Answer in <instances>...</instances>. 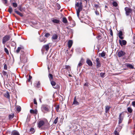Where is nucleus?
<instances>
[{
	"label": "nucleus",
	"instance_id": "21",
	"mask_svg": "<svg viewBox=\"0 0 135 135\" xmlns=\"http://www.w3.org/2000/svg\"><path fill=\"white\" fill-rule=\"evenodd\" d=\"M15 12L16 13L20 16L21 17H22L23 16V15L22 13L18 11H16V9H15Z\"/></svg>",
	"mask_w": 135,
	"mask_h": 135
},
{
	"label": "nucleus",
	"instance_id": "15",
	"mask_svg": "<svg viewBox=\"0 0 135 135\" xmlns=\"http://www.w3.org/2000/svg\"><path fill=\"white\" fill-rule=\"evenodd\" d=\"M99 60H96V67L97 68L100 67L101 66V63Z\"/></svg>",
	"mask_w": 135,
	"mask_h": 135
},
{
	"label": "nucleus",
	"instance_id": "44",
	"mask_svg": "<svg viewBox=\"0 0 135 135\" xmlns=\"http://www.w3.org/2000/svg\"><path fill=\"white\" fill-rule=\"evenodd\" d=\"M4 51L7 54H9V52L8 50L6 48H5L4 49Z\"/></svg>",
	"mask_w": 135,
	"mask_h": 135
},
{
	"label": "nucleus",
	"instance_id": "7",
	"mask_svg": "<svg viewBox=\"0 0 135 135\" xmlns=\"http://www.w3.org/2000/svg\"><path fill=\"white\" fill-rule=\"evenodd\" d=\"M119 43L120 46H122L123 45H126L127 44V42L126 41L124 40H119Z\"/></svg>",
	"mask_w": 135,
	"mask_h": 135
},
{
	"label": "nucleus",
	"instance_id": "3",
	"mask_svg": "<svg viewBox=\"0 0 135 135\" xmlns=\"http://www.w3.org/2000/svg\"><path fill=\"white\" fill-rule=\"evenodd\" d=\"M49 44L44 45L42 47L41 49L42 53H43L44 52L45 49L46 51H48L49 49Z\"/></svg>",
	"mask_w": 135,
	"mask_h": 135
},
{
	"label": "nucleus",
	"instance_id": "49",
	"mask_svg": "<svg viewBox=\"0 0 135 135\" xmlns=\"http://www.w3.org/2000/svg\"><path fill=\"white\" fill-rule=\"evenodd\" d=\"M105 73H100V76L102 78L104 77V76L105 74Z\"/></svg>",
	"mask_w": 135,
	"mask_h": 135
},
{
	"label": "nucleus",
	"instance_id": "23",
	"mask_svg": "<svg viewBox=\"0 0 135 135\" xmlns=\"http://www.w3.org/2000/svg\"><path fill=\"white\" fill-rule=\"evenodd\" d=\"M30 112L31 113L36 114H37V111L36 110H34L33 109H31L30 110Z\"/></svg>",
	"mask_w": 135,
	"mask_h": 135
},
{
	"label": "nucleus",
	"instance_id": "51",
	"mask_svg": "<svg viewBox=\"0 0 135 135\" xmlns=\"http://www.w3.org/2000/svg\"><path fill=\"white\" fill-rule=\"evenodd\" d=\"M110 34L111 36H113V32L112 30L111 29H110Z\"/></svg>",
	"mask_w": 135,
	"mask_h": 135
},
{
	"label": "nucleus",
	"instance_id": "27",
	"mask_svg": "<svg viewBox=\"0 0 135 135\" xmlns=\"http://www.w3.org/2000/svg\"><path fill=\"white\" fill-rule=\"evenodd\" d=\"M4 96L6 97L8 99L10 98V95L8 92H7L5 93L4 94Z\"/></svg>",
	"mask_w": 135,
	"mask_h": 135
},
{
	"label": "nucleus",
	"instance_id": "58",
	"mask_svg": "<svg viewBox=\"0 0 135 135\" xmlns=\"http://www.w3.org/2000/svg\"><path fill=\"white\" fill-rule=\"evenodd\" d=\"M79 6H83V5H82V2H80L79 3Z\"/></svg>",
	"mask_w": 135,
	"mask_h": 135
},
{
	"label": "nucleus",
	"instance_id": "53",
	"mask_svg": "<svg viewBox=\"0 0 135 135\" xmlns=\"http://www.w3.org/2000/svg\"><path fill=\"white\" fill-rule=\"evenodd\" d=\"M32 77L31 75H29V78L28 79V82H30V81L32 79Z\"/></svg>",
	"mask_w": 135,
	"mask_h": 135
},
{
	"label": "nucleus",
	"instance_id": "8",
	"mask_svg": "<svg viewBox=\"0 0 135 135\" xmlns=\"http://www.w3.org/2000/svg\"><path fill=\"white\" fill-rule=\"evenodd\" d=\"M78 7V8L77 9H76V10L77 15L79 17V15L80 12L82 9L83 6H79Z\"/></svg>",
	"mask_w": 135,
	"mask_h": 135
},
{
	"label": "nucleus",
	"instance_id": "4",
	"mask_svg": "<svg viewBox=\"0 0 135 135\" xmlns=\"http://www.w3.org/2000/svg\"><path fill=\"white\" fill-rule=\"evenodd\" d=\"M124 116V112H122L120 114L119 116V124L121 123L123 119V118Z\"/></svg>",
	"mask_w": 135,
	"mask_h": 135
},
{
	"label": "nucleus",
	"instance_id": "16",
	"mask_svg": "<svg viewBox=\"0 0 135 135\" xmlns=\"http://www.w3.org/2000/svg\"><path fill=\"white\" fill-rule=\"evenodd\" d=\"M73 44V41L72 40H69L68 42V47L69 48H70Z\"/></svg>",
	"mask_w": 135,
	"mask_h": 135
},
{
	"label": "nucleus",
	"instance_id": "17",
	"mask_svg": "<svg viewBox=\"0 0 135 135\" xmlns=\"http://www.w3.org/2000/svg\"><path fill=\"white\" fill-rule=\"evenodd\" d=\"M118 35L120 39L122 40L124 38V37L122 36L123 35V33L122 31H120L118 33Z\"/></svg>",
	"mask_w": 135,
	"mask_h": 135
},
{
	"label": "nucleus",
	"instance_id": "38",
	"mask_svg": "<svg viewBox=\"0 0 135 135\" xmlns=\"http://www.w3.org/2000/svg\"><path fill=\"white\" fill-rule=\"evenodd\" d=\"M21 48L20 47H18L17 49V50H16V52L17 53H18L20 52V50H21Z\"/></svg>",
	"mask_w": 135,
	"mask_h": 135
},
{
	"label": "nucleus",
	"instance_id": "60",
	"mask_svg": "<svg viewBox=\"0 0 135 135\" xmlns=\"http://www.w3.org/2000/svg\"><path fill=\"white\" fill-rule=\"evenodd\" d=\"M57 7L59 8V9H60V5L58 4V6H57Z\"/></svg>",
	"mask_w": 135,
	"mask_h": 135
},
{
	"label": "nucleus",
	"instance_id": "2",
	"mask_svg": "<svg viewBox=\"0 0 135 135\" xmlns=\"http://www.w3.org/2000/svg\"><path fill=\"white\" fill-rule=\"evenodd\" d=\"M11 36L9 35H6L3 37L2 43L5 44L6 42L9 41L10 39Z\"/></svg>",
	"mask_w": 135,
	"mask_h": 135
},
{
	"label": "nucleus",
	"instance_id": "28",
	"mask_svg": "<svg viewBox=\"0 0 135 135\" xmlns=\"http://www.w3.org/2000/svg\"><path fill=\"white\" fill-rule=\"evenodd\" d=\"M62 21L65 23H66L68 22L67 19L65 17L62 18Z\"/></svg>",
	"mask_w": 135,
	"mask_h": 135
},
{
	"label": "nucleus",
	"instance_id": "50",
	"mask_svg": "<svg viewBox=\"0 0 135 135\" xmlns=\"http://www.w3.org/2000/svg\"><path fill=\"white\" fill-rule=\"evenodd\" d=\"M50 35V33H47L45 35V37H48Z\"/></svg>",
	"mask_w": 135,
	"mask_h": 135
},
{
	"label": "nucleus",
	"instance_id": "62",
	"mask_svg": "<svg viewBox=\"0 0 135 135\" xmlns=\"http://www.w3.org/2000/svg\"><path fill=\"white\" fill-rule=\"evenodd\" d=\"M45 40V38H44V40H41V42H42V41H44V42H45V41L44 40Z\"/></svg>",
	"mask_w": 135,
	"mask_h": 135
},
{
	"label": "nucleus",
	"instance_id": "43",
	"mask_svg": "<svg viewBox=\"0 0 135 135\" xmlns=\"http://www.w3.org/2000/svg\"><path fill=\"white\" fill-rule=\"evenodd\" d=\"M119 128H117L115 130H117V131L119 132L120 131V129L122 128V127L120 126H119Z\"/></svg>",
	"mask_w": 135,
	"mask_h": 135
},
{
	"label": "nucleus",
	"instance_id": "26",
	"mask_svg": "<svg viewBox=\"0 0 135 135\" xmlns=\"http://www.w3.org/2000/svg\"><path fill=\"white\" fill-rule=\"evenodd\" d=\"M73 104L78 105L79 104V103L76 100V97H75L74 101L73 103Z\"/></svg>",
	"mask_w": 135,
	"mask_h": 135
},
{
	"label": "nucleus",
	"instance_id": "31",
	"mask_svg": "<svg viewBox=\"0 0 135 135\" xmlns=\"http://www.w3.org/2000/svg\"><path fill=\"white\" fill-rule=\"evenodd\" d=\"M16 110L17 111H18V112H19L21 111V108L20 106H17L16 107Z\"/></svg>",
	"mask_w": 135,
	"mask_h": 135
},
{
	"label": "nucleus",
	"instance_id": "54",
	"mask_svg": "<svg viewBox=\"0 0 135 135\" xmlns=\"http://www.w3.org/2000/svg\"><path fill=\"white\" fill-rule=\"evenodd\" d=\"M34 103L35 104H37V102H36V100L35 99H34Z\"/></svg>",
	"mask_w": 135,
	"mask_h": 135
},
{
	"label": "nucleus",
	"instance_id": "48",
	"mask_svg": "<svg viewBox=\"0 0 135 135\" xmlns=\"http://www.w3.org/2000/svg\"><path fill=\"white\" fill-rule=\"evenodd\" d=\"M70 67L69 66L67 65H66L65 66V69L68 70V69H70Z\"/></svg>",
	"mask_w": 135,
	"mask_h": 135
},
{
	"label": "nucleus",
	"instance_id": "22",
	"mask_svg": "<svg viewBox=\"0 0 135 135\" xmlns=\"http://www.w3.org/2000/svg\"><path fill=\"white\" fill-rule=\"evenodd\" d=\"M58 38V35L56 34H54L52 37V38L53 40H56Z\"/></svg>",
	"mask_w": 135,
	"mask_h": 135
},
{
	"label": "nucleus",
	"instance_id": "37",
	"mask_svg": "<svg viewBox=\"0 0 135 135\" xmlns=\"http://www.w3.org/2000/svg\"><path fill=\"white\" fill-rule=\"evenodd\" d=\"M30 131L32 133H33L35 132V130L34 128H31L30 129Z\"/></svg>",
	"mask_w": 135,
	"mask_h": 135
},
{
	"label": "nucleus",
	"instance_id": "42",
	"mask_svg": "<svg viewBox=\"0 0 135 135\" xmlns=\"http://www.w3.org/2000/svg\"><path fill=\"white\" fill-rule=\"evenodd\" d=\"M12 6L14 7H16L17 6V4L16 2L13 3H12Z\"/></svg>",
	"mask_w": 135,
	"mask_h": 135
},
{
	"label": "nucleus",
	"instance_id": "30",
	"mask_svg": "<svg viewBox=\"0 0 135 135\" xmlns=\"http://www.w3.org/2000/svg\"><path fill=\"white\" fill-rule=\"evenodd\" d=\"M97 3H98V4H96L95 3L93 4L94 7L96 8L97 9L99 7V5L100 4L98 2Z\"/></svg>",
	"mask_w": 135,
	"mask_h": 135
},
{
	"label": "nucleus",
	"instance_id": "56",
	"mask_svg": "<svg viewBox=\"0 0 135 135\" xmlns=\"http://www.w3.org/2000/svg\"><path fill=\"white\" fill-rule=\"evenodd\" d=\"M132 105L134 106L135 107V101H133L132 102Z\"/></svg>",
	"mask_w": 135,
	"mask_h": 135
},
{
	"label": "nucleus",
	"instance_id": "24",
	"mask_svg": "<svg viewBox=\"0 0 135 135\" xmlns=\"http://www.w3.org/2000/svg\"><path fill=\"white\" fill-rule=\"evenodd\" d=\"M99 55L100 57H104L105 56V53L104 51H103L102 53H99Z\"/></svg>",
	"mask_w": 135,
	"mask_h": 135
},
{
	"label": "nucleus",
	"instance_id": "20",
	"mask_svg": "<svg viewBox=\"0 0 135 135\" xmlns=\"http://www.w3.org/2000/svg\"><path fill=\"white\" fill-rule=\"evenodd\" d=\"M110 107L109 106H107L105 107V112L106 113H108L109 112Z\"/></svg>",
	"mask_w": 135,
	"mask_h": 135
},
{
	"label": "nucleus",
	"instance_id": "61",
	"mask_svg": "<svg viewBox=\"0 0 135 135\" xmlns=\"http://www.w3.org/2000/svg\"><path fill=\"white\" fill-rule=\"evenodd\" d=\"M41 98H40L39 99V100H40V103H42V101H41Z\"/></svg>",
	"mask_w": 135,
	"mask_h": 135
},
{
	"label": "nucleus",
	"instance_id": "41",
	"mask_svg": "<svg viewBox=\"0 0 135 135\" xmlns=\"http://www.w3.org/2000/svg\"><path fill=\"white\" fill-rule=\"evenodd\" d=\"M2 74L4 76L6 75L7 77L8 76V74H7V72L4 71H3L2 72Z\"/></svg>",
	"mask_w": 135,
	"mask_h": 135
},
{
	"label": "nucleus",
	"instance_id": "55",
	"mask_svg": "<svg viewBox=\"0 0 135 135\" xmlns=\"http://www.w3.org/2000/svg\"><path fill=\"white\" fill-rule=\"evenodd\" d=\"M77 6V7H79V2H77L75 4V7Z\"/></svg>",
	"mask_w": 135,
	"mask_h": 135
},
{
	"label": "nucleus",
	"instance_id": "32",
	"mask_svg": "<svg viewBox=\"0 0 135 135\" xmlns=\"http://www.w3.org/2000/svg\"><path fill=\"white\" fill-rule=\"evenodd\" d=\"M112 0L113 1V2L112 3L113 6L115 7H117L118 5L117 3L115 1H114V0Z\"/></svg>",
	"mask_w": 135,
	"mask_h": 135
},
{
	"label": "nucleus",
	"instance_id": "45",
	"mask_svg": "<svg viewBox=\"0 0 135 135\" xmlns=\"http://www.w3.org/2000/svg\"><path fill=\"white\" fill-rule=\"evenodd\" d=\"M20 61L22 63H24L27 62V60H20Z\"/></svg>",
	"mask_w": 135,
	"mask_h": 135
},
{
	"label": "nucleus",
	"instance_id": "40",
	"mask_svg": "<svg viewBox=\"0 0 135 135\" xmlns=\"http://www.w3.org/2000/svg\"><path fill=\"white\" fill-rule=\"evenodd\" d=\"M58 117H57L55 119L54 122L55 124H56L57 123L58 121Z\"/></svg>",
	"mask_w": 135,
	"mask_h": 135
},
{
	"label": "nucleus",
	"instance_id": "29",
	"mask_svg": "<svg viewBox=\"0 0 135 135\" xmlns=\"http://www.w3.org/2000/svg\"><path fill=\"white\" fill-rule=\"evenodd\" d=\"M40 83L39 81H38L37 83H36L34 85L37 88H39L40 87Z\"/></svg>",
	"mask_w": 135,
	"mask_h": 135
},
{
	"label": "nucleus",
	"instance_id": "63",
	"mask_svg": "<svg viewBox=\"0 0 135 135\" xmlns=\"http://www.w3.org/2000/svg\"><path fill=\"white\" fill-rule=\"evenodd\" d=\"M100 37V36L99 35L97 37V38H99Z\"/></svg>",
	"mask_w": 135,
	"mask_h": 135
},
{
	"label": "nucleus",
	"instance_id": "59",
	"mask_svg": "<svg viewBox=\"0 0 135 135\" xmlns=\"http://www.w3.org/2000/svg\"><path fill=\"white\" fill-rule=\"evenodd\" d=\"M133 39L134 41H135V34L133 35Z\"/></svg>",
	"mask_w": 135,
	"mask_h": 135
},
{
	"label": "nucleus",
	"instance_id": "14",
	"mask_svg": "<svg viewBox=\"0 0 135 135\" xmlns=\"http://www.w3.org/2000/svg\"><path fill=\"white\" fill-rule=\"evenodd\" d=\"M18 9L21 12H25V7H23L21 6H18Z\"/></svg>",
	"mask_w": 135,
	"mask_h": 135
},
{
	"label": "nucleus",
	"instance_id": "57",
	"mask_svg": "<svg viewBox=\"0 0 135 135\" xmlns=\"http://www.w3.org/2000/svg\"><path fill=\"white\" fill-rule=\"evenodd\" d=\"M84 86H88V83H85L84 84Z\"/></svg>",
	"mask_w": 135,
	"mask_h": 135
},
{
	"label": "nucleus",
	"instance_id": "6",
	"mask_svg": "<svg viewBox=\"0 0 135 135\" xmlns=\"http://www.w3.org/2000/svg\"><path fill=\"white\" fill-rule=\"evenodd\" d=\"M50 81L51 85L54 88L57 89L59 88V86L57 85H56V83L55 81L52 80H51Z\"/></svg>",
	"mask_w": 135,
	"mask_h": 135
},
{
	"label": "nucleus",
	"instance_id": "46",
	"mask_svg": "<svg viewBox=\"0 0 135 135\" xmlns=\"http://www.w3.org/2000/svg\"><path fill=\"white\" fill-rule=\"evenodd\" d=\"M95 13L96 15L97 16H99V13L98 11L97 10V9L95 11Z\"/></svg>",
	"mask_w": 135,
	"mask_h": 135
},
{
	"label": "nucleus",
	"instance_id": "34",
	"mask_svg": "<svg viewBox=\"0 0 135 135\" xmlns=\"http://www.w3.org/2000/svg\"><path fill=\"white\" fill-rule=\"evenodd\" d=\"M13 9L12 7L9 6L8 10V12H9L10 13H11L12 12Z\"/></svg>",
	"mask_w": 135,
	"mask_h": 135
},
{
	"label": "nucleus",
	"instance_id": "35",
	"mask_svg": "<svg viewBox=\"0 0 135 135\" xmlns=\"http://www.w3.org/2000/svg\"><path fill=\"white\" fill-rule=\"evenodd\" d=\"M127 110L129 113H131L133 111V110L132 108L129 107L127 108Z\"/></svg>",
	"mask_w": 135,
	"mask_h": 135
},
{
	"label": "nucleus",
	"instance_id": "25",
	"mask_svg": "<svg viewBox=\"0 0 135 135\" xmlns=\"http://www.w3.org/2000/svg\"><path fill=\"white\" fill-rule=\"evenodd\" d=\"M52 20V22L56 23H59L60 22L59 20L56 19H53Z\"/></svg>",
	"mask_w": 135,
	"mask_h": 135
},
{
	"label": "nucleus",
	"instance_id": "36",
	"mask_svg": "<svg viewBox=\"0 0 135 135\" xmlns=\"http://www.w3.org/2000/svg\"><path fill=\"white\" fill-rule=\"evenodd\" d=\"M60 106L59 105H56L55 107V109L56 110V111L57 112H59V109Z\"/></svg>",
	"mask_w": 135,
	"mask_h": 135
},
{
	"label": "nucleus",
	"instance_id": "47",
	"mask_svg": "<svg viewBox=\"0 0 135 135\" xmlns=\"http://www.w3.org/2000/svg\"><path fill=\"white\" fill-rule=\"evenodd\" d=\"M114 135H119V132L117 130H115L114 132Z\"/></svg>",
	"mask_w": 135,
	"mask_h": 135
},
{
	"label": "nucleus",
	"instance_id": "13",
	"mask_svg": "<svg viewBox=\"0 0 135 135\" xmlns=\"http://www.w3.org/2000/svg\"><path fill=\"white\" fill-rule=\"evenodd\" d=\"M125 65L127 68H129L130 69H133L134 68V66L131 64L129 63H126Z\"/></svg>",
	"mask_w": 135,
	"mask_h": 135
},
{
	"label": "nucleus",
	"instance_id": "11",
	"mask_svg": "<svg viewBox=\"0 0 135 135\" xmlns=\"http://www.w3.org/2000/svg\"><path fill=\"white\" fill-rule=\"evenodd\" d=\"M44 124V121L41 120H40L38 123V126L39 128H40L41 126H43Z\"/></svg>",
	"mask_w": 135,
	"mask_h": 135
},
{
	"label": "nucleus",
	"instance_id": "18",
	"mask_svg": "<svg viewBox=\"0 0 135 135\" xmlns=\"http://www.w3.org/2000/svg\"><path fill=\"white\" fill-rule=\"evenodd\" d=\"M86 63L88 64V65L90 66H92L93 63L92 61L90 60H87L86 61Z\"/></svg>",
	"mask_w": 135,
	"mask_h": 135
},
{
	"label": "nucleus",
	"instance_id": "52",
	"mask_svg": "<svg viewBox=\"0 0 135 135\" xmlns=\"http://www.w3.org/2000/svg\"><path fill=\"white\" fill-rule=\"evenodd\" d=\"M3 3L4 4H6L7 3V0H2Z\"/></svg>",
	"mask_w": 135,
	"mask_h": 135
},
{
	"label": "nucleus",
	"instance_id": "64",
	"mask_svg": "<svg viewBox=\"0 0 135 135\" xmlns=\"http://www.w3.org/2000/svg\"><path fill=\"white\" fill-rule=\"evenodd\" d=\"M48 69L49 71V70L50 69V68L49 67V66H48Z\"/></svg>",
	"mask_w": 135,
	"mask_h": 135
},
{
	"label": "nucleus",
	"instance_id": "19",
	"mask_svg": "<svg viewBox=\"0 0 135 135\" xmlns=\"http://www.w3.org/2000/svg\"><path fill=\"white\" fill-rule=\"evenodd\" d=\"M5 62L4 63V69L5 70H6L7 69V65L8 64V60H6Z\"/></svg>",
	"mask_w": 135,
	"mask_h": 135
},
{
	"label": "nucleus",
	"instance_id": "5",
	"mask_svg": "<svg viewBox=\"0 0 135 135\" xmlns=\"http://www.w3.org/2000/svg\"><path fill=\"white\" fill-rule=\"evenodd\" d=\"M42 111L44 113H45L49 111V107L45 105H42L41 107Z\"/></svg>",
	"mask_w": 135,
	"mask_h": 135
},
{
	"label": "nucleus",
	"instance_id": "9",
	"mask_svg": "<svg viewBox=\"0 0 135 135\" xmlns=\"http://www.w3.org/2000/svg\"><path fill=\"white\" fill-rule=\"evenodd\" d=\"M125 54L124 52L122 51H120L118 52V55L119 57H121L124 56Z\"/></svg>",
	"mask_w": 135,
	"mask_h": 135
},
{
	"label": "nucleus",
	"instance_id": "1",
	"mask_svg": "<svg viewBox=\"0 0 135 135\" xmlns=\"http://www.w3.org/2000/svg\"><path fill=\"white\" fill-rule=\"evenodd\" d=\"M125 11V14L127 16H129L131 18V15L133 11L132 9L128 7H126L124 8Z\"/></svg>",
	"mask_w": 135,
	"mask_h": 135
},
{
	"label": "nucleus",
	"instance_id": "12",
	"mask_svg": "<svg viewBox=\"0 0 135 135\" xmlns=\"http://www.w3.org/2000/svg\"><path fill=\"white\" fill-rule=\"evenodd\" d=\"M84 63V60H81L78 65V68H79Z\"/></svg>",
	"mask_w": 135,
	"mask_h": 135
},
{
	"label": "nucleus",
	"instance_id": "10",
	"mask_svg": "<svg viewBox=\"0 0 135 135\" xmlns=\"http://www.w3.org/2000/svg\"><path fill=\"white\" fill-rule=\"evenodd\" d=\"M11 135H20L19 132L16 130H14L11 132Z\"/></svg>",
	"mask_w": 135,
	"mask_h": 135
},
{
	"label": "nucleus",
	"instance_id": "39",
	"mask_svg": "<svg viewBox=\"0 0 135 135\" xmlns=\"http://www.w3.org/2000/svg\"><path fill=\"white\" fill-rule=\"evenodd\" d=\"M14 115L13 114H12L11 115H9V118L10 119H11L13 118V117H14Z\"/></svg>",
	"mask_w": 135,
	"mask_h": 135
},
{
	"label": "nucleus",
	"instance_id": "33",
	"mask_svg": "<svg viewBox=\"0 0 135 135\" xmlns=\"http://www.w3.org/2000/svg\"><path fill=\"white\" fill-rule=\"evenodd\" d=\"M49 77L50 81H51V80H52L53 79V75L52 74H49Z\"/></svg>",
	"mask_w": 135,
	"mask_h": 135
}]
</instances>
